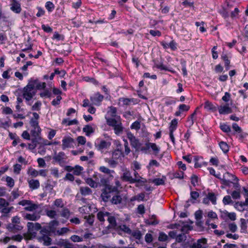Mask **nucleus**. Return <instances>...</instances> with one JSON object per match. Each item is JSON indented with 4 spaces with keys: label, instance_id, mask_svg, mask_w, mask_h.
<instances>
[{
    "label": "nucleus",
    "instance_id": "obj_1",
    "mask_svg": "<svg viewBox=\"0 0 248 248\" xmlns=\"http://www.w3.org/2000/svg\"><path fill=\"white\" fill-rule=\"evenodd\" d=\"M111 196L112 198L110 202L112 204H118L121 203L122 198L118 188L115 186L106 185L102 190L101 197L104 202H107Z\"/></svg>",
    "mask_w": 248,
    "mask_h": 248
},
{
    "label": "nucleus",
    "instance_id": "obj_2",
    "mask_svg": "<svg viewBox=\"0 0 248 248\" xmlns=\"http://www.w3.org/2000/svg\"><path fill=\"white\" fill-rule=\"evenodd\" d=\"M107 124L113 127L114 132L116 135L122 133L124 127L122 126L120 117L115 118H109L106 117Z\"/></svg>",
    "mask_w": 248,
    "mask_h": 248
},
{
    "label": "nucleus",
    "instance_id": "obj_3",
    "mask_svg": "<svg viewBox=\"0 0 248 248\" xmlns=\"http://www.w3.org/2000/svg\"><path fill=\"white\" fill-rule=\"evenodd\" d=\"M35 81H32V79L29 80L28 84L23 88V96L27 101H30L35 95Z\"/></svg>",
    "mask_w": 248,
    "mask_h": 248
},
{
    "label": "nucleus",
    "instance_id": "obj_4",
    "mask_svg": "<svg viewBox=\"0 0 248 248\" xmlns=\"http://www.w3.org/2000/svg\"><path fill=\"white\" fill-rule=\"evenodd\" d=\"M181 224L179 223H174L170 225L169 228L171 229H180L182 232L191 231L192 230L195 231H199L200 230H197L194 228V226L192 225L194 222L190 219H188L187 223H184V222H180Z\"/></svg>",
    "mask_w": 248,
    "mask_h": 248
},
{
    "label": "nucleus",
    "instance_id": "obj_5",
    "mask_svg": "<svg viewBox=\"0 0 248 248\" xmlns=\"http://www.w3.org/2000/svg\"><path fill=\"white\" fill-rule=\"evenodd\" d=\"M27 234H31V238H33L36 236L37 233H22V234L21 233H17L16 235H13L11 237L5 236L0 238V242L6 244L11 239L17 242H21L23 237H26Z\"/></svg>",
    "mask_w": 248,
    "mask_h": 248
},
{
    "label": "nucleus",
    "instance_id": "obj_6",
    "mask_svg": "<svg viewBox=\"0 0 248 248\" xmlns=\"http://www.w3.org/2000/svg\"><path fill=\"white\" fill-rule=\"evenodd\" d=\"M187 233H179L176 236V241L178 243L183 242L182 247L183 248H188L192 243V239Z\"/></svg>",
    "mask_w": 248,
    "mask_h": 248
},
{
    "label": "nucleus",
    "instance_id": "obj_7",
    "mask_svg": "<svg viewBox=\"0 0 248 248\" xmlns=\"http://www.w3.org/2000/svg\"><path fill=\"white\" fill-rule=\"evenodd\" d=\"M232 181H238V179L235 175L227 172L224 174L223 178H221L222 184L226 186H230V183H232Z\"/></svg>",
    "mask_w": 248,
    "mask_h": 248
},
{
    "label": "nucleus",
    "instance_id": "obj_8",
    "mask_svg": "<svg viewBox=\"0 0 248 248\" xmlns=\"http://www.w3.org/2000/svg\"><path fill=\"white\" fill-rule=\"evenodd\" d=\"M59 225V222L56 220H53L44 227V230H42L40 232H56V228Z\"/></svg>",
    "mask_w": 248,
    "mask_h": 248
},
{
    "label": "nucleus",
    "instance_id": "obj_9",
    "mask_svg": "<svg viewBox=\"0 0 248 248\" xmlns=\"http://www.w3.org/2000/svg\"><path fill=\"white\" fill-rule=\"evenodd\" d=\"M43 235L42 236L39 237L38 238L39 242H42L43 241V245L44 246H48L51 244L52 239L50 237V236H51L53 233H42ZM54 235H62L64 233H53Z\"/></svg>",
    "mask_w": 248,
    "mask_h": 248
},
{
    "label": "nucleus",
    "instance_id": "obj_10",
    "mask_svg": "<svg viewBox=\"0 0 248 248\" xmlns=\"http://www.w3.org/2000/svg\"><path fill=\"white\" fill-rule=\"evenodd\" d=\"M52 159L54 161L58 163L61 166H63L66 163V156L63 152H60L58 154L55 153Z\"/></svg>",
    "mask_w": 248,
    "mask_h": 248
},
{
    "label": "nucleus",
    "instance_id": "obj_11",
    "mask_svg": "<svg viewBox=\"0 0 248 248\" xmlns=\"http://www.w3.org/2000/svg\"><path fill=\"white\" fill-rule=\"evenodd\" d=\"M199 192L195 191H191L190 192V199H188L186 202V204L185 205V208H187L190 206L189 202L192 203H196L199 202V201L198 200L199 198Z\"/></svg>",
    "mask_w": 248,
    "mask_h": 248
},
{
    "label": "nucleus",
    "instance_id": "obj_12",
    "mask_svg": "<svg viewBox=\"0 0 248 248\" xmlns=\"http://www.w3.org/2000/svg\"><path fill=\"white\" fill-rule=\"evenodd\" d=\"M103 99L104 96L101 95L99 92H97L90 96L92 104L95 106H99Z\"/></svg>",
    "mask_w": 248,
    "mask_h": 248
},
{
    "label": "nucleus",
    "instance_id": "obj_13",
    "mask_svg": "<svg viewBox=\"0 0 248 248\" xmlns=\"http://www.w3.org/2000/svg\"><path fill=\"white\" fill-rule=\"evenodd\" d=\"M110 142L106 141L105 140H98L97 142L95 143V147L97 150L103 152L104 150L108 148L110 146Z\"/></svg>",
    "mask_w": 248,
    "mask_h": 248
},
{
    "label": "nucleus",
    "instance_id": "obj_14",
    "mask_svg": "<svg viewBox=\"0 0 248 248\" xmlns=\"http://www.w3.org/2000/svg\"><path fill=\"white\" fill-rule=\"evenodd\" d=\"M74 140L70 137H65L62 140V149L65 150L66 148L73 146Z\"/></svg>",
    "mask_w": 248,
    "mask_h": 248
},
{
    "label": "nucleus",
    "instance_id": "obj_15",
    "mask_svg": "<svg viewBox=\"0 0 248 248\" xmlns=\"http://www.w3.org/2000/svg\"><path fill=\"white\" fill-rule=\"evenodd\" d=\"M121 179L123 181L128 182L130 184L135 183V180L133 179L131 172L129 170H125L121 176Z\"/></svg>",
    "mask_w": 248,
    "mask_h": 248
},
{
    "label": "nucleus",
    "instance_id": "obj_16",
    "mask_svg": "<svg viewBox=\"0 0 248 248\" xmlns=\"http://www.w3.org/2000/svg\"><path fill=\"white\" fill-rule=\"evenodd\" d=\"M107 220L109 223V225L107 227V228L115 229L117 228L116 218L110 213L108 216Z\"/></svg>",
    "mask_w": 248,
    "mask_h": 248
},
{
    "label": "nucleus",
    "instance_id": "obj_17",
    "mask_svg": "<svg viewBox=\"0 0 248 248\" xmlns=\"http://www.w3.org/2000/svg\"><path fill=\"white\" fill-rule=\"evenodd\" d=\"M10 5V9L13 12L16 14H19L21 12V8L20 4L16 0H12V2Z\"/></svg>",
    "mask_w": 248,
    "mask_h": 248
},
{
    "label": "nucleus",
    "instance_id": "obj_18",
    "mask_svg": "<svg viewBox=\"0 0 248 248\" xmlns=\"http://www.w3.org/2000/svg\"><path fill=\"white\" fill-rule=\"evenodd\" d=\"M28 229V232H31L33 231H38L41 229V225L39 223L28 222L27 223Z\"/></svg>",
    "mask_w": 248,
    "mask_h": 248
},
{
    "label": "nucleus",
    "instance_id": "obj_19",
    "mask_svg": "<svg viewBox=\"0 0 248 248\" xmlns=\"http://www.w3.org/2000/svg\"><path fill=\"white\" fill-rule=\"evenodd\" d=\"M218 112L220 114H228L232 112V108L229 107L228 104L220 106L218 108Z\"/></svg>",
    "mask_w": 248,
    "mask_h": 248
},
{
    "label": "nucleus",
    "instance_id": "obj_20",
    "mask_svg": "<svg viewBox=\"0 0 248 248\" xmlns=\"http://www.w3.org/2000/svg\"><path fill=\"white\" fill-rule=\"evenodd\" d=\"M195 218L196 219L195 224L197 228L201 229L202 227V210L199 209L195 214Z\"/></svg>",
    "mask_w": 248,
    "mask_h": 248
},
{
    "label": "nucleus",
    "instance_id": "obj_21",
    "mask_svg": "<svg viewBox=\"0 0 248 248\" xmlns=\"http://www.w3.org/2000/svg\"><path fill=\"white\" fill-rule=\"evenodd\" d=\"M12 222L13 224H10L9 225V227L10 228H13L14 229L20 230L22 228V227L20 226L17 225H15L14 224H18L20 223V218L17 216H15L13 217L12 219Z\"/></svg>",
    "mask_w": 248,
    "mask_h": 248
},
{
    "label": "nucleus",
    "instance_id": "obj_22",
    "mask_svg": "<svg viewBox=\"0 0 248 248\" xmlns=\"http://www.w3.org/2000/svg\"><path fill=\"white\" fill-rule=\"evenodd\" d=\"M109 215V212L104 211H100L97 212L96 215V217L97 219L101 223H103L105 221V217H107Z\"/></svg>",
    "mask_w": 248,
    "mask_h": 248
},
{
    "label": "nucleus",
    "instance_id": "obj_23",
    "mask_svg": "<svg viewBox=\"0 0 248 248\" xmlns=\"http://www.w3.org/2000/svg\"><path fill=\"white\" fill-rule=\"evenodd\" d=\"M28 182L30 189L31 190L37 189L40 187V182L38 180H28Z\"/></svg>",
    "mask_w": 248,
    "mask_h": 248
},
{
    "label": "nucleus",
    "instance_id": "obj_24",
    "mask_svg": "<svg viewBox=\"0 0 248 248\" xmlns=\"http://www.w3.org/2000/svg\"><path fill=\"white\" fill-rule=\"evenodd\" d=\"M24 218L32 221H36L39 219L40 217V216L38 214L33 213V214H25Z\"/></svg>",
    "mask_w": 248,
    "mask_h": 248
},
{
    "label": "nucleus",
    "instance_id": "obj_25",
    "mask_svg": "<svg viewBox=\"0 0 248 248\" xmlns=\"http://www.w3.org/2000/svg\"><path fill=\"white\" fill-rule=\"evenodd\" d=\"M221 59L224 62V66L226 71L230 68V60L229 57L226 54L223 53L221 56Z\"/></svg>",
    "mask_w": 248,
    "mask_h": 248
},
{
    "label": "nucleus",
    "instance_id": "obj_26",
    "mask_svg": "<svg viewBox=\"0 0 248 248\" xmlns=\"http://www.w3.org/2000/svg\"><path fill=\"white\" fill-rule=\"evenodd\" d=\"M221 217H227L232 221H234L236 219V214L235 213H229L226 210L222 212Z\"/></svg>",
    "mask_w": 248,
    "mask_h": 248
},
{
    "label": "nucleus",
    "instance_id": "obj_27",
    "mask_svg": "<svg viewBox=\"0 0 248 248\" xmlns=\"http://www.w3.org/2000/svg\"><path fill=\"white\" fill-rule=\"evenodd\" d=\"M208 199L210 200L212 204L215 205L217 203V198L216 195L213 193H209L207 195V198H204L203 200V202L206 203V200Z\"/></svg>",
    "mask_w": 248,
    "mask_h": 248
},
{
    "label": "nucleus",
    "instance_id": "obj_28",
    "mask_svg": "<svg viewBox=\"0 0 248 248\" xmlns=\"http://www.w3.org/2000/svg\"><path fill=\"white\" fill-rule=\"evenodd\" d=\"M117 108L113 106H111L109 108V110L107 112L108 116H110V118H115L116 117H119L117 114Z\"/></svg>",
    "mask_w": 248,
    "mask_h": 248
},
{
    "label": "nucleus",
    "instance_id": "obj_29",
    "mask_svg": "<svg viewBox=\"0 0 248 248\" xmlns=\"http://www.w3.org/2000/svg\"><path fill=\"white\" fill-rule=\"evenodd\" d=\"M130 234V233H129ZM143 233H131L132 237L137 240L138 244H143L142 234Z\"/></svg>",
    "mask_w": 248,
    "mask_h": 248
},
{
    "label": "nucleus",
    "instance_id": "obj_30",
    "mask_svg": "<svg viewBox=\"0 0 248 248\" xmlns=\"http://www.w3.org/2000/svg\"><path fill=\"white\" fill-rule=\"evenodd\" d=\"M62 124H65L66 125H72L74 124H78V121L77 119L70 120L69 119H64L62 121Z\"/></svg>",
    "mask_w": 248,
    "mask_h": 248
},
{
    "label": "nucleus",
    "instance_id": "obj_31",
    "mask_svg": "<svg viewBox=\"0 0 248 248\" xmlns=\"http://www.w3.org/2000/svg\"><path fill=\"white\" fill-rule=\"evenodd\" d=\"M38 208V205L37 204L33 203L32 201H31V203L29 205H27L24 208V210L28 211H33Z\"/></svg>",
    "mask_w": 248,
    "mask_h": 248
},
{
    "label": "nucleus",
    "instance_id": "obj_32",
    "mask_svg": "<svg viewBox=\"0 0 248 248\" xmlns=\"http://www.w3.org/2000/svg\"><path fill=\"white\" fill-rule=\"evenodd\" d=\"M41 129L39 126L36 127H33V129L31 131V134L32 137H40Z\"/></svg>",
    "mask_w": 248,
    "mask_h": 248
},
{
    "label": "nucleus",
    "instance_id": "obj_33",
    "mask_svg": "<svg viewBox=\"0 0 248 248\" xmlns=\"http://www.w3.org/2000/svg\"><path fill=\"white\" fill-rule=\"evenodd\" d=\"M204 108L213 112H214L217 110L216 107L208 101H207L205 102Z\"/></svg>",
    "mask_w": 248,
    "mask_h": 248
},
{
    "label": "nucleus",
    "instance_id": "obj_34",
    "mask_svg": "<svg viewBox=\"0 0 248 248\" xmlns=\"http://www.w3.org/2000/svg\"><path fill=\"white\" fill-rule=\"evenodd\" d=\"M124 155L122 151H119L118 150H114L112 154V157L115 159H118L121 157H124Z\"/></svg>",
    "mask_w": 248,
    "mask_h": 248
},
{
    "label": "nucleus",
    "instance_id": "obj_35",
    "mask_svg": "<svg viewBox=\"0 0 248 248\" xmlns=\"http://www.w3.org/2000/svg\"><path fill=\"white\" fill-rule=\"evenodd\" d=\"M45 212L46 215L50 218H55L57 216V212L54 210L46 209Z\"/></svg>",
    "mask_w": 248,
    "mask_h": 248
},
{
    "label": "nucleus",
    "instance_id": "obj_36",
    "mask_svg": "<svg viewBox=\"0 0 248 248\" xmlns=\"http://www.w3.org/2000/svg\"><path fill=\"white\" fill-rule=\"evenodd\" d=\"M219 145L220 149L222 150L224 153L226 154L229 152V146L226 142L224 141H220L219 143Z\"/></svg>",
    "mask_w": 248,
    "mask_h": 248
},
{
    "label": "nucleus",
    "instance_id": "obj_37",
    "mask_svg": "<svg viewBox=\"0 0 248 248\" xmlns=\"http://www.w3.org/2000/svg\"><path fill=\"white\" fill-rule=\"evenodd\" d=\"M83 131L86 133V135L89 136L91 134L94 132L93 128L89 125H86L83 128Z\"/></svg>",
    "mask_w": 248,
    "mask_h": 248
},
{
    "label": "nucleus",
    "instance_id": "obj_38",
    "mask_svg": "<svg viewBox=\"0 0 248 248\" xmlns=\"http://www.w3.org/2000/svg\"><path fill=\"white\" fill-rule=\"evenodd\" d=\"M80 191L81 194L84 196L89 195L92 193L91 189L88 186L81 187Z\"/></svg>",
    "mask_w": 248,
    "mask_h": 248
},
{
    "label": "nucleus",
    "instance_id": "obj_39",
    "mask_svg": "<svg viewBox=\"0 0 248 248\" xmlns=\"http://www.w3.org/2000/svg\"><path fill=\"white\" fill-rule=\"evenodd\" d=\"M178 122L176 119H173L171 122L169 127L170 132H173L176 130Z\"/></svg>",
    "mask_w": 248,
    "mask_h": 248
},
{
    "label": "nucleus",
    "instance_id": "obj_40",
    "mask_svg": "<svg viewBox=\"0 0 248 248\" xmlns=\"http://www.w3.org/2000/svg\"><path fill=\"white\" fill-rule=\"evenodd\" d=\"M166 180L165 177H163L162 178H155L152 180V183H154L156 186L163 185L165 183Z\"/></svg>",
    "mask_w": 248,
    "mask_h": 248
},
{
    "label": "nucleus",
    "instance_id": "obj_41",
    "mask_svg": "<svg viewBox=\"0 0 248 248\" xmlns=\"http://www.w3.org/2000/svg\"><path fill=\"white\" fill-rule=\"evenodd\" d=\"M240 227L241 228V232H245L247 231V224L246 219L244 218L240 219Z\"/></svg>",
    "mask_w": 248,
    "mask_h": 248
},
{
    "label": "nucleus",
    "instance_id": "obj_42",
    "mask_svg": "<svg viewBox=\"0 0 248 248\" xmlns=\"http://www.w3.org/2000/svg\"><path fill=\"white\" fill-rule=\"evenodd\" d=\"M130 143L132 147L134 148L136 150L138 151L140 150V146H141V144L139 142V140L137 139L132 140Z\"/></svg>",
    "mask_w": 248,
    "mask_h": 248
},
{
    "label": "nucleus",
    "instance_id": "obj_43",
    "mask_svg": "<svg viewBox=\"0 0 248 248\" xmlns=\"http://www.w3.org/2000/svg\"><path fill=\"white\" fill-rule=\"evenodd\" d=\"M71 213L69 210L67 208H63L61 213V217L65 218H68L70 216Z\"/></svg>",
    "mask_w": 248,
    "mask_h": 248
},
{
    "label": "nucleus",
    "instance_id": "obj_44",
    "mask_svg": "<svg viewBox=\"0 0 248 248\" xmlns=\"http://www.w3.org/2000/svg\"><path fill=\"white\" fill-rule=\"evenodd\" d=\"M145 198V193L144 192L140 193L137 195L133 197L131 199V201H138L139 202L143 201Z\"/></svg>",
    "mask_w": 248,
    "mask_h": 248
},
{
    "label": "nucleus",
    "instance_id": "obj_45",
    "mask_svg": "<svg viewBox=\"0 0 248 248\" xmlns=\"http://www.w3.org/2000/svg\"><path fill=\"white\" fill-rule=\"evenodd\" d=\"M32 81H35V88H36L37 89H44L46 87V84L45 82H38L37 79H32Z\"/></svg>",
    "mask_w": 248,
    "mask_h": 248
},
{
    "label": "nucleus",
    "instance_id": "obj_46",
    "mask_svg": "<svg viewBox=\"0 0 248 248\" xmlns=\"http://www.w3.org/2000/svg\"><path fill=\"white\" fill-rule=\"evenodd\" d=\"M199 109V108H197V109L195 110V111L191 115L190 117L188 118L187 120V124H188L189 126L193 125L194 123V120L195 119V115L196 114L197 112Z\"/></svg>",
    "mask_w": 248,
    "mask_h": 248
},
{
    "label": "nucleus",
    "instance_id": "obj_47",
    "mask_svg": "<svg viewBox=\"0 0 248 248\" xmlns=\"http://www.w3.org/2000/svg\"><path fill=\"white\" fill-rule=\"evenodd\" d=\"M221 242H218L217 243V246H215L213 247L209 246L207 244V239L205 238L202 237V248H218L217 246H221Z\"/></svg>",
    "mask_w": 248,
    "mask_h": 248
},
{
    "label": "nucleus",
    "instance_id": "obj_48",
    "mask_svg": "<svg viewBox=\"0 0 248 248\" xmlns=\"http://www.w3.org/2000/svg\"><path fill=\"white\" fill-rule=\"evenodd\" d=\"M135 180V183L136 185L135 186L136 187H140V186H144L145 183H147V180L143 178H141L140 179L138 180Z\"/></svg>",
    "mask_w": 248,
    "mask_h": 248
},
{
    "label": "nucleus",
    "instance_id": "obj_49",
    "mask_svg": "<svg viewBox=\"0 0 248 248\" xmlns=\"http://www.w3.org/2000/svg\"><path fill=\"white\" fill-rule=\"evenodd\" d=\"M27 173L29 175L34 177L37 176L39 175L38 171L32 168V167H30L28 169Z\"/></svg>",
    "mask_w": 248,
    "mask_h": 248
},
{
    "label": "nucleus",
    "instance_id": "obj_50",
    "mask_svg": "<svg viewBox=\"0 0 248 248\" xmlns=\"http://www.w3.org/2000/svg\"><path fill=\"white\" fill-rule=\"evenodd\" d=\"M53 205L58 208H63L64 203L62 199H57L53 202Z\"/></svg>",
    "mask_w": 248,
    "mask_h": 248
},
{
    "label": "nucleus",
    "instance_id": "obj_51",
    "mask_svg": "<svg viewBox=\"0 0 248 248\" xmlns=\"http://www.w3.org/2000/svg\"><path fill=\"white\" fill-rule=\"evenodd\" d=\"M84 218L86 219V222H87L90 225H92L94 220V216L93 215H86L84 217Z\"/></svg>",
    "mask_w": 248,
    "mask_h": 248
},
{
    "label": "nucleus",
    "instance_id": "obj_52",
    "mask_svg": "<svg viewBox=\"0 0 248 248\" xmlns=\"http://www.w3.org/2000/svg\"><path fill=\"white\" fill-rule=\"evenodd\" d=\"M222 202L224 205L231 204L233 203V201L232 200L231 196L229 195H227L224 197Z\"/></svg>",
    "mask_w": 248,
    "mask_h": 248
},
{
    "label": "nucleus",
    "instance_id": "obj_53",
    "mask_svg": "<svg viewBox=\"0 0 248 248\" xmlns=\"http://www.w3.org/2000/svg\"><path fill=\"white\" fill-rule=\"evenodd\" d=\"M158 240L160 242H168L169 240L168 236L166 233H159Z\"/></svg>",
    "mask_w": 248,
    "mask_h": 248
},
{
    "label": "nucleus",
    "instance_id": "obj_54",
    "mask_svg": "<svg viewBox=\"0 0 248 248\" xmlns=\"http://www.w3.org/2000/svg\"><path fill=\"white\" fill-rule=\"evenodd\" d=\"M220 128L225 133H229L231 131V127L225 124H221Z\"/></svg>",
    "mask_w": 248,
    "mask_h": 248
},
{
    "label": "nucleus",
    "instance_id": "obj_55",
    "mask_svg": "<svg viewBox=\"0 0 248 248\" xmlns=\"http://www.w3.org/2000/svg\"><path fill=\"white\" fill-rule=\"evenodd\" d=\"M45 7L49 12H51L55 8L54 4L51 1H47L45 4Z\"/></svg>",
    "mask_w": 248,
    "mask_h": 248
},
{
    "label": "nucleus",
    "instance_id": "obj_56",
    "mask_svg": "<svg viewBox=\"0 0 248 248\" xmlns=\"http://www.w3.org/2000/svg\"><path fill=\"white\" fill-rule=\"evenodd\" d=\"M197 243L194 242L191 243L189 246V248H202V238L198 240Z\"/></svg>",
    "mask_w": 248,
    "mask_h": 248
},
{
    "label": "nucleus",
    "instance_id": "obj_57",
    "mask_svg": "<svg viewBox=\"0 0 248 248\" xmlns=\"http://www.w3.org/2000/svg\"><path fill=\"white\" fill-rule=\"evenodd\" d=\"M106 161L108 163L109 165L112 168L116 167V166L118 164V162L116 160V159L113 158L112 157L111 159H107V160H106Z\"/></svg>",
    "mask_w": 248,
    "mask_h": 248
},
{
    "label": "nucleus",
    "instance_id": "obj_58",
    "mask_svg": "<svg viewBox=\"0 0 248 248\" xmlns=\"http://www.w3.org/2000/svg\"><path fill=\"white\" fill-rule=\"evenodd\" d=\"M150 148H151L152 150L154 152V153L155 155H157L159 153L160 151V148L158 147L156 144L155 143L150 142Z\"/></svg>",
    "mask_w": 248,
    "mask_h": 248
},
{
    "label": "nucleus",
    "instance_id": "obj_59",
    "mask_svg": "<svg viewBox=\"0 0 248 248\" xmlns=\"http://www.w3.org/2000/svg\"><path fill=\"white\" fill-rule=\"evenodd\" d=\"M246 206L243 202H237L234 205V207L239 211H243L245 210L244 206Z\"/></svg>",
    "mask_w": 248,
    "mask_h": 248
},
{
    "label": "nucleus",
    "instance_id": "obj_60",
    "mask_svg": "<svg viewBox=\"0 0 248 248\" xmlns=\"http://www.w3.org/2000/svg\"><path fill=\"white\" fill-rule=\"evenodd\" d=\"M83 170V168L82 167L77 165L75 166V168H74L73 173L76 175H79Z\"/></svg>",
    "mask_w": 248,
    "mask_h": 248
},
{
    "label": "nucleus",
    "instance_id": "obj_61",
    "mask_svg": "<svg viewBox=\"0 0 248 248\" xmlns=\"http://www.w3.org/2000/svg\"><path fill=\"white\" fill-rule=\"evenodd\" d=\"M42 103L40 101H37L31 107L32 110L39 111L41 109Z\"/></svg>",
    "mask_w": 248,
    "mask_h": 248
},
{
    "label": "nucleus",
    "instance_id": "obj_62",
    "mask_svg": "<svg viewBox=\"0 0 248 248\" xmlns=\"http://www.w3.org/2000/svg\"><path fill=\"white\" fill-rule=\"evenodd\" d=\"M6 181L7 182V185L10 187H13L15 185V182L14 179L10 177L7 176L6 178Z\"/></svg>",
    "mask_w": 248,
    "mask_h": 248
},
{
    "label": "nucleus",
    "instance_id": "obj_63",
    "mask_svg": "<svg viewBox=\"0 0 248 248\" xmlns=\"http://www.w3.org/2000/svg\"><path fill=\"white\" fill-rule=\"evenodd\" d=\"M78 211L81 214H86L87 212L88 213L90 211V206H83L79 208Z\"/></svg>",
    "mask_w": 248,
    "mask_h": 248
},
{
    "label": "nucleus",
    "instance_id": "obj_64",
    "mask_svg": "<svg viewBox=\"0 0 248 248\" xmlns=\"http://www.w3.org/2000/svg\"><path fill=\"white\" fill-rule=\"evenodd\" d=\"M205 225L210 228L216 229L217 227V225L215 224V223L213 222V220L211 219H207L205 222Z\"/></svg>",
    "mask_w": 248,
    "mask_h": 248
}]
</instances>
